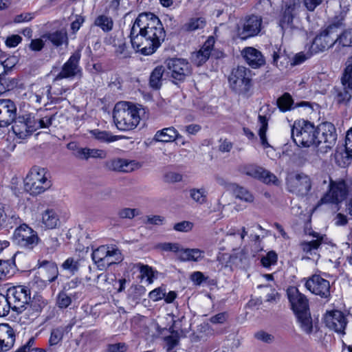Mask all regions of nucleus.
I'll list each match as a JSON object with an SVG mask.
<instances>
[{"label":"nucleus","mask_w":352,"mask_h":352,"mask_svg":"<svg viewBox=\"0 0 352 352\" xmlns=\"http://www.w3.org/2000/svg\"><path fill=\"white\" fill-rule=\"evenodd\" d=\"M165 36L162 23L152 13L140 14L130 33L132 47L144 55L153 54L164 41Z\"/></svg>","instance_id":"obj_1"},{"label":"nucleus","mask_w":352,"mask_h":352,"mask_svg":"<svg viewBox=\"0 0 352 352\" xmlns=\"http://www.w3.org/2000/svg\"><path fill=\"white\" fill-rule=\"evenodd\" d=\"M10 309H12V305L10 304L7 294H0V317L7 316Z\"/></svg>","instance_id":"obj_47"},{"label":"nucleus","mask_w":352,"mask_h":352,"mask_svg":"<svg viewBox=\"0 0 352 352\" xmlns=\"http://www.w3.org/2000/svg\"><path fill=\"white\" fill-rule=\"evenodd\" d=\"M127 349V346L124 342L116 344H109L107 346L106 352H124Z\"/></svg>","instance_id":"obj_59"},{"label":"nucleus","mask_w":352,"mask_h":352,"mask_svg":"<svg viewBox=\"0 0 352 352\" xmlns=\"http://www.w3.org/2000/svg\"><path fill=\"white\" fill-rule=\"evenodd\" d=\"M109 279L107 274L102 273L97 275L96 277L94 278V283L98 284L100 287H106L107 285L110 284Z\"/></svg>","instance_id":"obj_63"},{"label":"nucleus","mask_w":352,"mask_h":352,"mask_svg":"<svg viewBox=\"0 0 352 352\" xmlns=\"http://www.w3.org/2000/svg\"><path fill=\"white\" fill-rule=\"evenodd\" d=\"M33 122L30 118L19 117L14 121L13 132L19 138L25 139L36 131L35 126L32 124Z\"/></svg>","instance_id":"obj_20"},{"label":"nucleus","mask_w":352,"mask_h":352,"mask_svg":"<svg viewBox=\"0 0 352 352\" xmlns=\"http://www.w3.org/2000/svg\"><path fill=\"white\" fill-rule=\"evenodd\" d=\"M341 82L343 85L352 87V67L346 65Z\"/></svg>","instance_id":"obj_58"},{"label":"nucleus","mask_w":352,"mask_h":352,"mask_svg":"<svg viewBox=\"0 0 352 352\" xmlns=\"http://www.w3.org/2000/svg\"><path fill=\"white\" fill-rule=\"evenodd\" d=\"M242 173L261 180L267 184H278V180L275 175L265 168L255 164H248L240 168Z\"/></svg>","instance_id":"obj_13"},{"label":"nucleus","mask_w":352,"mask_h":352,"mask_svg":"<svg viewBox=\"0 0 352 352\" xmlns=\"http://www.w3.org/2000/svg\"><path fill=\"white\" fill-rule=\"evenodd\" d=\"M336 45L338 47H351L352 46V39L351 36H350V33L349 30L343 32L341 34H338L337 32V36H336Z\"/></svg>","instance_id":"obj_44"},{"label":"nucleus","mask_w":352,"mask_h":352,"mask_svg":"<svg viewBox=\"0 0 352 352\" xmlns=\"http://www.w3.org/2000/svg\"><path fill=\"white\" fill-rule=\"evenodd\" d=\"M287 294L301 329L305 333L310 334L313 331V322L309 312L308 299L295 287H289Z\"/></svg>","instance_id":"obj_3"},{"label":"nucleus","mask_w":352,"mask_h":352,"mask_svg":"<svg viewBox=\"0 0 352 352\" xmlns=\"http://www.w3.org/2000/svg\"><path fill=\"white\" fill-rule=\"evenodd\" d=\"M314 53L311 52L307 54H305L304 52H300L296 54L293 58L292 65H297L302 63L306 60L309 58Z\"/></svg>","instance_id":"obj_62"},{"label":"nucleus","mask_w":352,"mask_h":352,"mask_svg":"<svg viewBox=\"0 0 352 352\" xmlns=\"http://www.w3.org/2000/svg\"><path fill=\"white\" fill-rule=\"evenodd\" d=\"M140 109L131 102L122 101L116 103L113 118L117 129L126 131L136 128L140 121Z\"/></svg>","instance_id":"obj_4"},{"label":"nucleus","mask_w":352,"mask_h":352,"mask_svg":"<svg viewBox=\"0 0 352 352\" xmlns=\"http://www.w3.org/2000/svg\"><path fill=\"white\" fill-rule=\"evenodd\" d=\"M106 258H108V262L104 261V269L122 260L120 251L118 249L114 248H109V251Z\"/></svg>","instance_id":"obj_41"},{"label":"nucleus","mask_w":352,"mask_h":352,"mask_svg":"<svg viewBox=\"0 0 352 352\" xmlns=\"http://www.w3.org/2000/svg\"><path fill=\"white\" fill-rule=\"evenodd\" d=\"M205 252L199 248H182L179 251V259L182 261L199 262L204 258Z\"/></svg>","instance_id":"obj_29"},{"label":"nucleus","mask_w":352,"mask_h":352,"mask_svg":"<svg viewBox=\"0 0 352 352\" xmlns=\"http://www.w3.org/2000/svg\"><path fill=\"white\" fill-rule=\"evenodd\" d=\"M325 325L338 333L344 334L347 324L345 315L340 311L333 310L326 313L324 318Z\"/></svg>","instance_id":"obj_17"},{"label":"nucleus","mask_w":352,"mask_h":352,"mask_svg":"<svg viewBox=\"0 0 352 352\" xmlns=\"http://www.w3.org/2000/svg\"><path fill=\"white\" fill-rule=\"evenodd\" d=\"M332 93L334 100L337 103L339 104H346L352 96V87L342 83L340 87H334Z\"/></svg>","instance_id":"obj_28"},{"label":"nucleus","mask_w":352,"mask_h":352,"mask_svg":"<svg viewBox=\"0 0 352 352\" xmlns=\"http://www.w3.org/2000/svg\"><path fill=\"white\" fill-rule=\"evenodd\" d=\"M79 266L80 264L78 261H76L73 258H68L62 264L63 269L67 270L72 274L76 273L78 270Z\"/></svg>","instance_id":"obj_51"},{"label":"nucleus","mask_w":352,"mask_h":352,"mask_svg":"<svg viewBox=\"0 0 352 352\" xmlns=\"http://www.w3.org/2000/svg\"><path fill=\"white\" fill-rule=\"evenodd\" d=\"M327 190L318 201V206L331 204L338 205L345 200L348 195L347 185L344 180L333 181L329 179Z\"/></svg>","instance_id":"obj_7"},{"label":"nucleus","mask_w":352,"mask_h":352,"mask_svg":"<svg viewBox=\"0 0 352 352\" xmlns=\"http://www.w3.org/2000/svg\"><path fill=\"white\" fill-rule=\"evenodd\" d=\"M109 251V248L102 245L98 248L95 250L91 254V257L94 263L98 265L100 270H104V261L108 262V258L107 255H108V252Z\"/></svg>","instance_id":"obj_33"},{"label":"nucleus","mask_w":352,"mask_h":352,"mask_svg":"<svg viewBox=\"0 0 352 352\" xmlns=\"http://www.w3.org/2000/svg\"><path fill=\"white\" fill-rule=\"evenodd\" d=\"M168 74L174 83L183 82L192 73L190 63L183 58H171L166 61Z\"/></svg>","instance_id":"obj_11"},{"label":"nucleus","mask_w":352,"mask_h":352,"mask_svg":"<svg viewBox=\"0 0 352 352\" xmlns=\"http://www.w3.org/2000/svg\"><path fill=\"white\" fill-rule=\"evenodd\" d=\"M139 214V210L135 208H124L118 212V215L120 219H132Z\"/></svg>","instance_id":"obj_48"},{"label":"nucleus","mask_w":352,"mask_h":352,"mask_svg":"<svg viewBox=\"0 0 352 352\" xmlns=\"http://www.w3.org/2000/svg\"><path fill=\"white\" fill-rule=\"evenodd\" d=\"M287 186L290 192L305 195L311 188L310 178L305 174H298L290 178L287 182Z\"/></svg>","instance_id":"obj_19"},{"label":"nucleus","mask_w":352,"mask_h":352,"mask_svg":"<svg viewBox=\"0 0 352 352\" xmlns=\"http://www.w3.org/2000/svg\"><path fill=\"white\" fill-rule=\"evenodd\" d=\"M39 223L41 228L54 229L58 226L60 220L55 210L47 208L42 212Z\"/></svg>","instance_id":"obj_27"},{"label":"nucleus","mask_w":352,"mask_h":352,"mask_svg":"<svg viewBox=\"0 0 352 352\" xmlns=\"http://www.w3.org/2000/svg\"><path fill=\"white\" fill-rule=\"evenodd\" d=\"M54 118L55 115L45 116L41 118L38 120L37 123L35 122L34 124L36 127V130L37 129L48 128L52 125V121Z\"/></svg>","instance_id":"obj_54"},{"label":"nucleus","mask_w":352,"mask_h":352,"mask_svg":"<svg viewBox=\"0 0 352 352\" xmlns=\"http://www.w3.org/2000/svg\"><path fill=\"white\" fill-rule=\"evenodd\" d=\"M247 258L246 254L243 250H240L231 255L223 254L217 257V260L219 263H222V261L229 259V262L231 264L239 265L243 263Z\"/></svg>","instance_id":"obj_34"},{"label":"nucleus","mask_w":352,"mask_h":352,"mask_svg":"<svg viewBox=\"0 0 352 352\" xmlns=\"http://www.w3.org/2000/svg\"><path fill=\"white\" fill-rule=\"evenodd\" d=\"M22 41V38L17 34H14L8 36L6 41V44L9 47H16Z\"/></svg>","instance_id":"obj_64"},{"label":"nucleus","mask_w":352,"mask_h":352,"mask_svg":"<svg viewBox=\"0 0 352 352\" xmlns=\"http://www.w3.org/2000/svg\"><path fill=\"white\" fill-rule=\"evenodd\" d=\"M276 104L280 111L286 112L295 107L307 105L308 103L302 102L294 107V102L292 96L289 93H285L277 99Z\"/></svg>","instance_id":"obj_30"},{"label":"nucleus","mask_w":352,"mask_h":352,"mask_svg":"<svg viewBox=\"0 0 352 352\" xmlns=\"http://www.w3.org/2000/svg\"><path fill=\"white\" fill-rule=\"evenodd\" d=\"M277 261V254L274 251L269 252L266 256L262 257L261 262L263 267H268Z\"/></svg>","instance_id":"obj_53"},{"label":"nucleus","mask_w":352,"mask_h":352,"mask_svg":"<svg viewBox=\"0 0 352 352\" xmlns=\"http://www.w3.org/2000/svg\"><path fill=\"white\" fill-rule=\"evenodd\" d=\"M47 302L42 296H34L33 299L25 305L23 311H26L30 319L33 320L36 318L42 311L43 309L47 305Z\"/></svg>","instance_id":"obj_26"},{"label":"nucleus","mask_w":352,"mask_h":352,"mask_svg":"<svg viewBox=\"0 0 352 352\" xmlns=\"http://www.w3.org/2000/svg\"><path fill=\"white\" fill-rule=\"evenodd\" d=\"M165 294L166 289L162 287H160L151 291L149 293L148 296L153 301H157L164 298V297H165Z\"/></svg>","instance_id":"obj_55"},{"label":"nucleus","mask_w":352,"mask_h":352,"mask_svg":"<svg viewBox=\"0 0 352 352\" xmlns=\"http://www.w3.org/2000/svg\"><path fill=\"white\" fill-rule=\"evenodd\" d=\"M71 327H69L70 329ZM69 327H59L53 329L51 332L50 338L49 340L50 344L51 346L56 345L60 342L63 337L65 332L68 331Z\"/></svg>","instance_id":"obj_40"},{"label":"nucleus","mask_w":352,"mask_h":352,"mask_svg":"<svg viewBox=\"0 0 352 352\" xmlns=\"http://www.w3.org/2000/svg\"><path fill=\"white\" fill-rule=\"evenodd\" d=\"M183 138L173 126L164 128L156 131L153 141L155 142L170 143Z\"/></svg>","instance_id":"obj_25"},{"label":"nucleus","mask_w":352,"mask_h":352,"mask_svg":"<svg viewBox=\"0 0 352 352\" xmlns=\"http://www.w3.org/2000/svg\"><path fill=\"white\" fill-rule=\"evenodd\" d=\"M254 338L258 340L268 344L272 343L274 340V337L272 334H270L264 331H259L255 333Z\"/></svg>","instance_id":"obj_56"},{"label":"nucleus","mask_w":352,"mask_h":352,"mask_svg":"<svg viewBox=\"0 0 352 352\" xmlns=\"http://www.w3.org/2000/svg\"><path fill=\"white\" fill-rule=\"evenodd\" d=\"M345 151L347 160L352 157V129L347 131L345 140Z\"/></svg>","instance_id":"obj_57"},{"label":"nucleus","mask_w":352,"mask_h":352,"mask_svg":"<svg viewBox=\"0 0 352 352\" xmlns=\"http://www.w3.org/2000/svg\"><path fill=\"white\" fill-rule=\"evenodd\" d=\"M205 25L206 21L204 19L201 17L193 18L184 25V28L188 31H195L196 30L203 28Z\"/></svg>","instance_id":"obj_45"},{"label":"nucleus","mask_w":352,"mask_h":352,"mask_svg":"<svg viewBox=\"0 0 352 352\" xmlns=\"http://www.w3.org/2000/svg\"><path fill=\"white\" fill-rule=\"evenodd\" d=\"M214 44V38L212 37L208 38L199 51L192 54V62L197 66H200L206 63L210 56Z\"/></svg>","instance_id":"obj_23"},{"label":"nucleus","mask_w":352,"mask_h":352,"mask_svg":"<svg viewBox=\"0 0 352 352\" xmlns=\"http://www.w3.org/2000/svg\"><path fill=\"white\" fill-rule=\"evenodd\" d=\"M241 54L247 63L253 68H257L265 64V58L260 51L252 47H245Z\"/></svg>","instance_id":"obj_24"},{"label":"nucleus","mask_w":352,"mask_h":352,"mask_svg":"<svg viewBox=\"0 0 352 352\" xmlns=\"http://www.w3.org/2000/svg\"><path fill=\"white\" fill-rule=\"evenodd\" d=\"M256 9L263 15H269L274 12L272 0H259L256 5Z\"/></svg>","instance_id":"obj_43"},{"label":"nucleus","mask_w":352,"mask_h":352,"mask_svg":"<svg viewBox=\"0 0 352 352\" xmlns=\"http://www.w3.org/2000/svg\"><path fill=\"white\" fill-rule=\"evenodd\" d=\"M80 58V54L79 52L74 53L63 65L61 71L55 77L54 81L56 82L63 78H73L78 75H80L81 69L78 65Z\"/></svg>","instance_id":"obj_15"},{"label":"nucleus","mask_w":352,"mask_h":352,"mask_svg":"<svg viewBox=\"0 0 352 352\" xmlns=\"http://www.w3.org/2000/svg\"><path fill=\"white\" fill-rule=\"evenodd\" d=\"M251 71L243 66L232 69L229 76L231 89L239 95L246 96L251 87Z\"/></svg>","instance_id":"obj_6"},{"label":"nucleus","mask_w":352,"mask_h":352,"mask_svg":"<svg viewBox=\"0 0 352 352\" xmlns=\"http://www.w3.org/2000/svg\"><path fill=\"white\" fill-rule=\"evenodd\" d=\"M292 137L299 146L318 147V153H327L336 141V129L329 122H325L316 128L309 121L295 122L292 129Z\"/></svg>","instance_id":"obj_2"},{"label":"nucleus","mask_w":352,"mask_h":352,"mask_svg":"<svg viewBox=\"0 0 352 352\" xmlns=\"http://www.w3.org/2000/svg\"><path fill=\"white\" fill-rule=\"evenodd\" d=\"M52 185L49 174L45 168L34 166L25 179V188L32 195H38Z\"/></svg>","instance_id":"obj_5"},{"label":"nucleus","mask_w":352,"mask_h":352,"mask_svg":"<svg viewBox=\"0 0 352 352\" xmlns=\"http://www.w3.org/2000/svg\"><path fill=\"white\" fill-rule=\"evenodd\" d=\"M90 133L100 142L110 143L120 139V137L118 135H113L109 131H100L99 129L91 130Z\"/></svg>","instance_id":"obj_35"},{"label":"nucleus","mask_w":352,"mask_h":352,"mask_svg":"<svg viewBox=\"0 0 352 352\" xmlns=\"http://www.w3.org/2000/svg\"><path fill=\"white\" fill-rule=\"evenodd\" d=\"M190 197L199 204H203L207 201V191L204 188H192L189 190Z\"/></svg>","instance_id":"obj_39"},{"label":"nucleus","mask_w":352,"mask_h":352,"mask_svg":"<svg viewBox=\"0 0 352 352\" xmlns=\"http://www.w3.org/2000/svg\"><path fill=\"white\" fill-rule=\"evenodd\" d=\"M43 38L45 41H50L56 47H58L63 43H67V34L63 30L45 34L43 36Z\"/></svg>","instance_id":"obj_31"},{"label":"nucleus","mask_w":352,"mask_h":352,"mask_svg":"<svg viewBox=\"0 0 352 352\" xmlns=\"http://www.w3.org/2000/svg\"><path fill=\"white\" fill-rule=\"evenodd\" d=\"M165 68L163 66L156 67L151 72L149 85L154 89H159L162 85Z\"/></svg>","instance_id":"obj_32"},{"label":"nucleus","mask_w":352,"mask_h":352,"mask_svg":"<svg viewBox=\"0 0 352 352\" xmlns=\"http://www.w3.org/2000/svg\"><path fill=\"white\" fill-rule=\"evenodd\" d=\"M305 286L316 295L325 298L330 296L329 282L319 275L314 274L309 278L305 281Z\"/></svg>","instance_id":"obj_16"},{"label":"nucleus","mask_w":352,"mask_h":352,"mask_svg":"<svg viewBox=\"0 0 352 352\" xmlns=\"http://www.w3.org/2000/svg\"><path fill=\"white\" fill-rule=\"evenodd\" d=\"M278 24L282 30L283 36H290L295 30L300 29V21L296 16L294 4L286 6L280 16Z\"/></svg>","instance_id":"obj_12"},{"label":"nucleus","mask_w":352,"mask_h":352,"mask_svg":"<svg viewBox=\"0 0 352 352\" xmlns=\"http://www.w3.org/2000/svg\"><path fill=\"white\" fill-rule=\"evenodd\" d=\"M16 117V107L10 99H0V127L12 124Z\"/></svg>","instance_id":"obj_18"},{"label":"nucleus","mask_w":352,"mask_h":352,"mask_svg":"<svg viewBox=\"0 0 352 352\" xmlns=\"http://www.w3.org/2000/svg\"><path fill=\"white\" fill-rule=\"evenodd\" d=\"M173 228L177 232H187L192 230V223L188 221H183L175 223Z\"/></svg>","instance_id":"obj_60"},{"label":"nucleus","mask_w":352,"mask_h":352,"mask_svg":"<svg viewBox=\"0 0 352 352\" xmlns=\"http://www.w3.org/2000/svg\"><path fill=\"white\" fill-rule=\"evenodd\" d=\"M88 158H99L104 159L106 157L107 153L104 151L98 148H87Z\"/></svg>","instance_id":"obj_61"},{"label":"nucleus","mask_w":352,"mask_h":352,"mask_svg":"<svg viewBox=\"0 0 352 352\" xmlns=\"http://www.w3.org/2000/svg\"><path fill=\"white\" fill-rule=\"evenodd\" d=\"M107 167L113 171L130 173L140 168L141 165L135 160L116 158L107 162Z\"/></svg>","instance_id":"obj_22"},{"label":"nucleus","mask_w":352,"mask_h":352,"mask_svg":"<svg viewBox=\"0 0 352 352\" xmlns=\"http://www.w3.org/2000/svg\"><path fill=\"white\" fill-rule=\"evenodd\" d=\"M6 294L12 309L18 313H21L30 300V291L25 286L11 287Z\"/></svg>","instance_id":"obj_9"},{"label":"nucleus","mask_w":352,"mask_h":352,"mask_svg":"<svg viewBox=\"0 0 352 352\" xmlns=\"http://www.w3.org/2000/svg\"><path fill=\"white\" fill-rule=\"evenodd\" d=\"M39 267L41 269L47 268L50 270L52 276L48 278V280L50 282H52L55 280V278L57 277L58 275V269L56 265L52 262L47 261H43L40 265Z\"/></svg>","instance_id":"obj_52"},{"label":"nucleus","mask_w":352,"mask_h":352,"mask_svg":"<svg viewBox=\"0 0 352 352\" xmlns=\"http://www.w3.org/2000/svg\"><path fill=\"white\" fill-rule=\"evenodd\" d=\"M313 236L316 239L311 241H303L300 243V248L305 253H309L311 254L312 252L316 250L321 244L323 237L320 236L318 233H314Z\"/></svg>","instance_id":"obj_36"},{"label":"nucleus","mask_w":352,"mask_h":352,"mask_svg":"<svg viewBox=\"0 0 352 352\" xmlns=\"http://www.w3.org/2000/svg\"><path fill=\"white\" fill-rule=\"evenodd\" d=\"M262 18L252 15L246 18L241 27H238L237 34L243 40L256 36L261 30Z\"/></svg>","instance_id":"obj_14"},{"label":"nucleus","mask_w":352,"mask_h":352,"mask_svg":"<svg viewBox=\"0 0 352 352\" xmlns=\"http://www.w3.org/2000/svg\"><path fill=\"white\" fill-rule=\"evenodd\" d=\"M13 239L17 245L28 250H32L39 241L36 232L25 223L15 229Z\"/></svg>","instance_id":"obj_10"},{"label":"nucleus","mask_w":352,"mask_h":352,"mask_svg":"<svg viewBox=\"0 0 352 352\" xmlns=\"http://www.w3.org/2000/svg\"><path fill=\"white\" fill-rule=\"evenodd\" d=\"M338 25L333 23L322 30L314 39L310 47L311 53L324 52L336 45V36Z\"/></svg>","instance_id":"obj_8"},{"label":"nucleus","mask_w":352,"mask_h":352,"mask_svg":"<svg viewBox=\"0 0 352 352\" xmlns=\"http://www.w3.org/2000/svg\"><path fill=\"white\" fill-rule=\"evenodd\" d=\"M258 120L261 124V126L258 131V135L261 140V145L264 148H271V145L268 143L267 137H266V131L267 129V120L265 116H258Z\"/></svg>","instance_id":"obj_37"},{"label":"nucleus","mask_w":352,"mask_h":352,"mask_svg":"<svg viewBox=\"0 0 352 352\" xmlns=\"http://www.w3.org/2000/svg\"><path fill=\"white\" fill-rule=\"evenodd\" d=\"M94 25L99 27L104 32H109L113 28V21L110 16L101 14L96 18Z\"/></svg>","instance_id":"obj_38"},{"label":"nucleus","mask_w":352,"mask_h":352,"mask_svg":"<svg viewBox=\"0 0 352 352\" xmlns=\"http://www.w3.org/2000/svg\"><path fill=\"white\" fill-rule=\"evenodd\" d=\"M137 267L141 274L142 278H146V281L148 284L153 282V270L152 268L148 267V265H144L141 263H138L135 265Z\"/></svg>","instance_id":"obj_46"},{"label":"nucleus","mask_w":352,"mask_h":352,"mask_svg":"<svg viewBox=\"0 0 352 352\" xmlns=\"http://www.w3.org/2000/svg\"><path fill=\"white\" fill-rule=\"evenodd\" d=\"M72 303V298L65 292H60L56 298V305L60 309L68 307Z\"/></svg>","instance_id":"obj_49"},{"label":"nucleus","mask_w":352,"mask_h":352,"mask_svg":"<svg viewBox=\"0 0 352 352\" xmlns=\"http://www.w3.org/2000/svg\"><path fill=\"white\" fill-rule=\"evenodd\" d=\"M15 340L16 335L14 329L8 324H0V352H6L11 349Z\"/></svg>","instance_id":"obj_21"},{"label":"nucleus","mask_w":352,"mask_h":352,"mask_svg":"<svg viewBox=\"0 0 352 352\" xmlns=\"http://www.w3.org/2000/svg\"><path fill=\"white\" fill-rule=\"evenodd\" d=\"M116 47V54L117 56H120L121 58H126L130 56L131 52L129 50L128 47L125 41H122L117 44H115Z\"/></svg>","instance_id":"obj_50"},{"label":"nucleus","mask_w":352,"mask_h":352,"mask_svg":"<svg viewBox=\"0 0 352 352\" xmlns=\"http://www.w3.org/2000/svg\"><path fill=\"white\" fill-rule=\"evenodd\" d=\"M236 198L248 203H252L254 197L253 195L246 188L241 186H236L234 190Z\"/></svg>","instance_id":"obj_42"}]
</instances>
